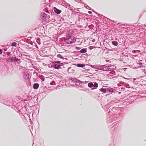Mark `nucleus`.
I'll return each mask as SVG.
<instances>
[{
    "mask_svg": "<svg viewBox=\"0 0 146 146\" xmlns=\"http://www.w3.org/2000/svg\"><path fill=\"white\" fill-rule=\"evenodd\" d=\"M50 85L55 86L52 87V86H46L44 88V89L45 90V88L48 90H50V91L53 90L55 88L56 90L59 89L61 88H65L66 87H70V83H58L56 84V83H50Z\"/></svg>",
    "mask_w": 146,
    "mask_h": 146,
    "instance_id": "f257e3e1",
    "label": "nucleus"
},
{
    "mask_svg": "<svg viewBox=\"0 0 146 146\" xmlns=\"http://www.w3.org/2000/svg\"><path fill=\"white\" fill-rule=\"evenodd\" d=\"M116 102L114 100L111 101L108 104L105 106V107L106 108L108 113H110L112 111L119 110L120 108L119 107H112V106L114 105Z\"/></svg>",
    "mask_w": 146,
    "mask_h": 146,
    "instance_id": "f03ea898",
    "label": "nucleus"
},
{
    "mask_svg": "<svg viewBox=\"0 0 146 146\" xmlns=\"http://www.w3.org/2000/svg\"><path fill=\"white\" fill-rule=\"evenodd\" d=\"M0 102L1 103L7 106H9L10 107V106H11L12 105V108H13L14 107H16V104L17 103L16 102L13 101L12 99L11 98H7V100L4 99L3 101L0 100Z\"/></svg>",
    "mask_w": 146,
    "mask_h": 146,
    "instance_id": "7ed1b4c3",
    "label": "nucleus"
},
{
    "mask_svg": "<svg viewBox=\"0 0 146 146\" xmlns=\"http://www.w3.org/2000/svg\"><path fill=\"white\" fill-rule=\"evenodd\" d=\"M111 127H110V131L111 134L113 135L117 132V130L119 128V124L117 123L113 125Z\"/></svg>",
    "mask_w": 146,
    "mask_h": 146,
    "instance_id": "20e7f679",
    "label": "nucleus"
},
{
    "mask_svg": "<svg viewBox=\"0 0 146 146\" xmlns=\"http://www.w3.org/2000/svg\"><path fill=\"white\" fill-rule=\"evenodd\" d=\"M114 111H112L110 113H111V116L114 117L113 118L114 121H118L120 120L121 116L119 113H116Z\"/></svg>",
    "mask_w": 146,
    "mask_h": 146,
    "instance_id": "39448f33",
    "label": "nucleus"
},
{
    "mask_svg": "<svg viewBox=\"0 0 146 146\" xmlns=\"http://www.w3.org/2000/svg\"><path fill=\"white\" fill-rule=\"evenodd\" d=\"M86 83H70V87H74L78 88H83Z\"/></svg>",
    "mask_w": 146,
    "mask_h": 146,
    "instance_id": "423d86ee",
    "label": "nucleus"
},
{
    "mask_svg": "<svg viewBox=\"0 0 146 146\" xmlns=\"http://www.w3.org/2000/svg\"><path fill=\"white\" fill-rule=\"evenodd\" d=\"M123 83H119L117 84V85L118 87H120V88H119V90H124L126 88H130V87L129 85H127L126 84L125 85H124L123 84Z\"/></svg>",
    "mask_w": 146,
    "mask_h": 146,
    "instance_id": "0eeeda50",
    "label": "nucleus"
},
{
    "mask_svg": "<svg viewBox=\"0 0 146 146\" xmlns=\"http://www.w3.org/2000/svg\"><path fill=\"white\" fill-rule=\"evenodd\" d=\"M88 83V86L89 87L91 88V90H93L96 89L98 87V85L97 83Z\"/></svg>",
    "mask_w": 146,
    "mask_h": 146,
    "instance_id": "6e6552de",
    "label": "nucleus"
},
{
    "mask_svg": "<svg viewBox=\"0 0 146 146\" xmlns=\"http://www.w3.org/2000/svg\"><path fill=\"white\" fill-rule=\"evenodd\" d=\"M16 107H14L13 109L15 110V109H17L19 111L23 109V106L22 103L20 102H18L16 104Z\"/></svg>",
    "mask_w": 146,
    "mask_h": 146,
    "instance_id": "1a4fd4ad",
    "label": "nucleus"
},
{
    "mask_svg": "<svg viewBox=\"0 0 146 146\" xmlns=\"http://www.w3.org/2000/svg\"><path fill=\"white\" fill-rule=\"evenodd\" d=\"M107 93L109 92L110 93L107 94V95H109L110 94H111L112 93L114 92V89L110 87L107 86ZM107 96V95H106Z\"/></svg>",
    "mask_w": 146,
    "mask_h": 146,
    "instance_id": "9d476101",
    "label": "nucleus"
},
{
    "mask_svg": "<svg viewBox=\"0 0 146 146\" xmlns=\"http://www.w3.org/2000/svg\"><path fill=\"white\" fill-rule=\"evenodd\" d=\"M107 86H103L100 89V91L104 93H107Z\"/></svg>",
    "mask_w": 146,
    "mask_h": 146,
    "instance_id": "9b49d317",
    "label": "nucleus"
},
{
    "mask_svg": "<svg viewBox=\"0 0 146 146\" xmlns=\"http://www.w3.org/2000/svg\"><path fill=\"white\" fill-rule=\"evenodd\" d=\"M33 96H31L30 95V94H29V95L28 96V100H30L32 99H34V100H37V97L36 95H34V94H33Z\"/></svg>",
    "mask_w": 146,
    "mask_h": 146,
    "instance_id": "f8f14e48",
    "label": "nucleus"
},
{
    "mask_svg": "<svg viewBox=\"0 0 146 146\" xmlns=\"http://www.w3.org/2000/svg\"><path fill=\"white\" fill-rule=\"evenodd\" d=\"M113 117L111 116V115L108 117L107 119V122L108 124L114 121L113 118Z\"/></svg>",
    "mask_w": 146,
    "mask_h": 146,
    "instance_id": "ddd939ff",
    "label": "nucleus"
},
{
    "mask_svg": "<svg viewBox=\"0 0 146 146\" xmlns=\"http://www.w3.org/2000/svg\"><path fill=\"white\" fill-rule=\"evenodd\" d=\"M48 92L46 91H43V92H41L39 94H38V96H42V97L43 98H44L45 97L46 95H47L48 94Z\"/></svg>",
    "mask_w": 146,
    "mask_h": 146,
    "instance_id": "4468645a",
    "label": "nucleus"
},
{
    "mask_svg": "<svg viewBox=\"0 0 146 146\" xmlns=\"http://www.w3.org/2000/svg\"><path fill=\"white\" fill-rule=\"evenodd\" d=\"M39 86V84L37 83H35L33 85V88L34 89L36 90L38 89Z\"/></svg>",
    "mask_w": 146,
    "mask_h": 146,
    "instance_id": "2eb2a0df",
    "label": "nucleus"
},
{
    "mask_svg": "<svg viewBox=\"0 0 146 146\" xmlns=\"http://www.w3.org/2000/svg\"><path fill=\"white\" fill-rule=\"evenodd\" d=\"M69 82H82V81H79L76 78H74L72 79H70L69 81Z\"/></svg>",
    "mask_w": 146,
    "mask_h": 146,
    "instance_id": "dca6fc26",
    "label": "nucleus"
},
{
    "mask_svg": "<svg viewBox=\"0 0 146 146\" xmlns=\"http://www.w3.org/2000/svg\"><path fill=\"white\" fill-rule=\"evenodd\" d=\"M53 9L54 12L58 14H59L61 12V10L58 9L55 7H54Z\"/></svg>",
    "mask_w": 146,
    "mask_h": 146,
    "instance_id": "f3484780",
    "label": "nucleus"
},
{
    "mask_svg": "<svg viewBox=\"0 0 146 146\" xmlns=\"http://www.w3.org/2000/svg\"><path fill=\"white\" fill-rule=\"evenodd\" d=\"M70 37H67L66 39L65 40V42L67 43L68 44L71 43L72 42V41H70Z\"/></svg>",
    "mask_w": 146,
    "mask_h": 146,
    "instance_id": "a211bd4d",
    "label": "nucleus"
},
{
    "mask_svg": "<svg viewBox=\"0 0 146 146\" xmlns=\"http://www.w3.org/2000/svg\"><path fill=\"white\" fill-rule=\"evenodd\" d=\"M15 59L14 57L12 58H9L7 59V60L9 62H13L14 61V59Z\"/></svg>",
    "mask_w": 146,
    "mask_h": 146,
    "instance_id": "6ab92c4d",
    "label": "nucleus"
},
{
    "mask_svg": "<svg viewBox=\"0 0 146 146\" xmlns=\"http://www.w3.org/2000/svg\"><path fill=\"white\" fill-rule=\"evenodd\" d=\"M53 67L55 68L58 69L60 67V65H57V64H55L53 66Z\"/></svg>",
    "mask_w": 146,
    "mask_h": 146,
    "instance_id": "aec40b11",
    "label": "nucleus"
},
{
    "mask_svg": "<svg viewBox=\"0 0 146 146\" xmlns=\"http://www.w3.org/2000/svg\"><path fill=\"white\" fill-rule=\"evenodd\" d=\"M90 66H91V67H92V68H94V69L101 70V69H100L99 68V67H98V66H93V65H91Z\"/></svg>",
    "mask_w": 146,
    "mask_h": 146,
    "instance_id": "412c9836",
    "label": "nucleus"
},
{
    "mask_svg": "<svg viewBox=\"0 0 146 146\" xmlns=\"http://www.w3.org/2000/svg\"><path fill=\"white\" fill-rule=\"evenodd\" d=\"M112 44L115 46H117L118 44V43L116 41H112Z\"/></svg>",
    "mask_w": 146,
    "mask_h": 146,
    "instance_id": "4be33fe9",
    "label": "nucleus"
},
{
    "mask_svg": "<svg viewBox=\"0 0 146 146\" xmlns=\"http://www.w3.org/2000/svg\"><path fill=\"white\" fill-rule=\"evenodd\" d=\"M29 74H27L25 75L24 77L26 79H29Z\"/></svg>",
    "mask_w": 146,
    "mask_h": 146,
    "instance_id": "5701e85b",
    "label": "nucleus"
},
{
    "mask_svg": "<svg viewBox=\"0 0 146 146\" xmlns=\"http://www.w3.org/2000/svg\"><path fill=\"white\" fill-rule=\"evenodd\" d=\"M109 69H110V70H113L115 68V67L114 66H109L108 67Z\"/></svg>",
    "mask_w": 146,
    "mask_h": 146,
    "instance_id": "b1692460",
    "label": "nucleus"
},
{
    "mask_svg": "<svg viewBox=\"0 0 146 146\" xmlns=\"http://www.w3.org/2000/svg\"><path fill=\"white\" fill-rule=\"evenodd\" d=\"M77 66L78 67H82L84 66L85 65L81 64H78L77 65Z\"/></svg>",
    "mask_w": 146,
    "mask_h": 146,
    "instance_id": "393cba45",
    "label": "nucleus"
},
{
    "mask_svg": "<svg viewBox=\"0 0 146 146\" xmlns=\"http://www.w3.org/2000/svg\"><path fill=\"white\" fill-rule=\"evenodd\" d=\"M80 52L82 53H84L86 52V50L85 49H82L80 50Z\"/></svg>",
    "mask_w": 146,
    "mask_h": 146,
    "instance_id": "a878e982",
    "label": "nucleus"
},
{
    "mask_svg": "<svg viewBox=\"0 0 146 146\" xmlns=\"http://www.w3.org/2000/svg\"><path fill=\"white\" fill-rule=\"evenodd\" d=\"M141 86H142L141 87L144 89L146 88V84H141Z\"/></svg>",
    "mask_w": 146,
    "mask_h": 146,
    "instance_id": "bb28decb",
    "label": "nucleus"
},
{
    "mask_svg": "<svg viewBox=\"0 0 146 146\" xmlns=\"http://www.w3.org/2000/svg\"><path fill=\"white\" fill-rule=\"evenodd\" d=\"M12 46H16L17 45V43L15 42H13L11 44Z\"/></svg>",
    "mask_w": 146,
    "mask_h": 146,
    "instance_id": "cd10ccee",
    "label": "nucleus"
},
{
    "mask_svg": "<svg viewBox=\"0 0 146 146\" xmlns=\"http://www.w3.org/2000/svg\"><path fill=\"white\" fill-rule=\"evenodd\" d=\"M14 58L15 59H14V61L15 60L16 62H17L20 60L19 59H18L16 58V57H14Z\"/></svg>",
    "mask_w": 146,
    "mask_h": 146,
    "instance_id": "c85d7f7f",
    "label": "nucleus"
},
{
    "mask_svg": "<svg viewBox=\"0 0 146 146\" xmlns=\"http://www.w3.org/2000/svg\"><path fill=\"white\" fill-rule=\"evenodd\" d=\"M82 90L83 91H87L88 90L86 89V88L83 89Z\"/></svg>",
    "mask_w": 146,
    "mask_h": 146,
    "instance_id": "c756f323",
    "label": "nucleus"
},
{
    "mask_svg": "<svg viewBox=\"0 0 146 146\" xmlns=\"http://www.w3.org/2000/svg\"><path fill=\"white\" fill-rule=\"evenodd\" d=\"M2 51L1 49H0V54H2Z\"/></svg>",
    "mask_w": 146,
    "mask_h": 146,
    "instance_id": "7c9ffc66",
    "label": "nucleus"
},
{
    "mask_svg": "<svg viewBox=\"0 0 146 146\" xmlns=\"http://www.w3.org/2000/svg\"><path fill=\"white\" fill-rule=\"evenodd\" d=\"M60 62L59 61H57L56 62V63L58 64H59Z\"/></svg>",
    "mask_w": 146,
    "mask_h": 146,
    "instance_id": "2f4dec72",
    "label": "nucleus"
},
{
    "mask_svg": "<svg viewBox=\"0 0 146 146\" xmlns=\"http://www.w3.org/2000/svg\"><path fill=\"white\" fill-rule=\"evenodd\" d=\"M93 48V47L92 46H90V50H92V49Z\"/></svg>",
    "mask_w": 146,
    "mask_h": 146,
    "instance_id": "473e14b6",
    "label": "nucleus"
},
{
    "mask_svg": "<svg viewBox=\"0 0 146 146\" xmlns=\"http://www.w3.org/2000/svg\"><path fill=\"white\" fill-rule=\"evenodd\" d=\"M76 49H77V50H79L80 49V48L78 47H77L76 48Z\"/></svg>",
    "mask_w": 146,
    "mask_h": 146,
    "instance_id": "72a5a7b5",
    "label": "nucleus"
},
{
    "mask_svg": "<svg viewBox=\"0 0 146 146\" xmlns=\"http://www.w3.org/2000/svg\"><path fill=\"white\" fill-rule=\"evenodd\" d=\"M88 13L89 14H91V13H92V12L91 11H89L88 12Z\"/></svg>",
    "mask_w": 146,
    "mask_h": 146,
    "instance_id": "f704fd0d",
    "label": "nucleus"
},
{
    "mask_svg": "<svg viewBox=\"0 0 146 146\" xmlns=\"http://www.w3.org/2000/svg\"><path fill=\"white\" fill-rule=\"evenodd\" d=\"M27 115V116L29 118V120H30V121H31V119L30 118V116H29H29H28V115Z\"/></svg>",
    "mask_w": 146,
    "mask_h": 146,
    "instance_id": "c9c22d12",
    "label": "nucleus"
},
{
    "mask_svg": "<svg viewBox=\"0 0 146 146\" xmlns=\"http://www.w3.org/2000/svg\"><path fill=\"white\" fill-rule=\"evenodd\" d=\"M10 54V52H7V54L8 55H9Z\"/></svg>",
    "mask_w": 146,
    "mask_h": 146,
    "instance_id": "e433bc0d",
    "label": "nucleus"
},
{
    "mask_svg": "<svg viewBox=\"0 0 146 146\" xmlns=\"http://www.w3.org/2000/svg\"><path fill=\"white\" fill-rule=\"evenodd\" d=\"M135 51H136V50H133V51H132V52H133V53H135Z\"/></svg>",
    "mask_w": 146,
    "mask_h": 146,
    "instance_id": "4c0bfd02",
    "label": "nucleus"
},
{
    "mask_svg": "<svg viewBox=\"0 0 146 146\" xmlns=\"http://www.w3.org/2000/svg\"><path fill=\"white\" fill-rule=\"evenodd\" d=\"M95 39H93V40H92V42H95Z\"/></svg>",
    "mask_w": 146,
    "mask_h": 146,
    "instance_id": "58836bf2",
    "label": "nucleus"
},
{
    "mask_svg": "<svg viewBox=\"0 0 146 146\" xmlns=\"http://www.w3.org/2000/svg\"><path fill=\"white\" fill-rule=\"evenodd\" d=\"M63 65V63H61L60 64V66H62Z\"/></svg>",
    "mask_w": 146,
    "mask_h": 146,
    "instance_id": "ea45409f",
    "label": "nucleus"
},
{
    "mask_svg": "<svg viewBox=\"0 0 146 146\" xmlns=\"http://www.w3.org/2000/svg\"><path fill=\"white\" fill-rule=\"evenodd\" d=\"M29 83L30 86H31V82Z\"/></svg>",
    "mask_w": 146,
    "mask_h": 146,
    "instance_id": "a19ab883",
    "label": "nucleus"
},
{
    "mask_svg": "<svg viewBox=\"0 0 146 146\" xmlns=\"http://www.w3.org/2000/svg\"><path fill=\"white\" fill-rule=\"evenodd\" d=\"M118 94H120L121 93V92H118Z\"/></svg>",
    "mask_w": 146,
    "mask_h": 146,
    "instance_id": "79ce46f5",
    "label": "nucleus"
},
{
    "mask_svg": "<svg viewBox=\"0 0 146 146\" xmlns=\"http://www.w3.org/2000/svg\"><path fill=\"white\" fill-rule=\"evenodd\" d=\"M111 75H109V77H110Z\"/></svg>",
    "mask_w": 146,
    "mask_h": 146,
    "instance_id": "37998d69",
    "label": "nucleus"
},
{
    "mask_svg": "<svg viewBox=\"0 0 146 146\" xmlns=\"http://www.w3.org/2000/svg\"><path fill=\"white\" fill-rule=\"evenodd\" d=\"M24 116L25 118V117L24 115Z\"/></svg>",
    "mask_w": 146,
    "mask_h": 146,
    "instance_id": "c03bdc74",
    "label": "nucleus"
},
{
    "mask_svg": "<svg viewBox=\"0 0 146 146\" xmlns=\"http://www.w3.org/2000/svg\"><path fill=\"white\" fill-rule=\"evenodd\" d=\"M52 82H54V81H53Z\"/></svg>",
    "mask_w": 146,
    "mask_h": 146,
    "instance_id": "a18cd8bd",
    "label": "nucleus"
}]
</instances>
